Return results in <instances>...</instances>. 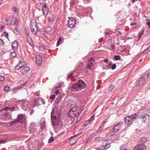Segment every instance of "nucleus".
<instances>
[{
	"mask_svg": "<svg viewBox=\"0 0 150 150\" xmlns=\"http://www.w3.org/2000/svg\"><path fill=\"white\" fill-rule=\"evenodd\" d=\"M86 86L85 82L83 80H79L77 82L72 85L71 88V91L75 92L84 89Z\"/></svg>",
	"mask_w": 150,
	"mask_h": 150,
	"instance_id": "f257e3e1",
	"label": "nucleus"
},
{
	"mask_svg": "<svg viewBox=\"0 0 150 150\" xmlns=\"http://www.w3.org/2000/svg\"><path fill=\"white\" fill-rule=\"evenodd\" d=\"M81 111V110L80 108L74 107L68 112V115L69 117H71V118L74 117H78L80 116Z\"/></svg>",
	"mask_w": 150,
	"mask_h": 150,
	"instance_id": "f03ea898",
	"label": "nucleus"
},
{
	"mask_svg": "<svg viewBox=\"0 0 150 150\" xmlns=\"http://www.w3.org/2000/svg\"><path fill=\"white\" fill-rule=\"evenodd\" d=\"M51 120L52 123L53 125L55 128L59 129L61 128V124L60 121L57 118L56 116H53L52 112L51 113Z\"/></svg>",
	"mask_w": 150,
	"mask_h": 150,
	"instance_id": "7ed1b4c3",
	"label": "nucleus"
},
{
	"mask_svg": "<svg viewBox=\"0 0 150 150\" xmlns=\"http://www.w3.org/2000/svg\"><path fill=\"white\" fill-rule=\"evenodd\" d=\"M149 74L148 73L144 75L143 76L141 77L138 80V82H137V84L136 86L138 87L139 86H142L145 81L149 77Z\"/></svg>",
	"mask_w": 150,
	"mask_h": 150,
	"instance_id": "20e7f679",
	"label": "nucleus"
},
{
	"mask_svg": "<svg viewBox=\"0 0 150 150\" xmlns=\"http://www.w3.org/2000/svg\"><path fill=\"white\" fill-rule=\"evenodd\" d=\"M30 29L31 32L34 35H36L37 32L38 28L36 26V23L34 21L30 22Z\"/></svg>",
	"mask_w": 150,
	"mask_h": 150,
	"instance_id": "39448f33",
	"label": "nucleus"
},
{
	"mask_svg": "<svg viewBox=\"0 0 150 150\" xmlns=\"http://www.w3.org/2000/svg\"><path fill=\"white\" fill-rule=\"evenodd\" d=\"M2 109L0 110V118L1 119L7 120V115L8 112L6 111H3Z\"/></svg>",
	"mask_w": 150,
	"mask_h": 150,
	"instance_id": "423d86ee",
	"label": "nucleus"
},
{
	"mask_svg": "<svg viewBox=\"0 0 150 150\" xmlns=\"http://www.w3.org/2000/svg\"><path fill=\"white\" fill-rule=\"evenodd\" d=\"M76 24V20L75 19L73 18H71L68 21V25H66L67 28V27L69 28H72L74 27Z\"/></svg>",
	"mask_w": 150,
	"mask_h": 150,
	"instance_id": "0eeeda50",
	"label": "nucleus"
},
{
	"mask_svg": "<svg viewBox=\"0 0 150 150\" xmlns=\"http://www.w3.org/2000/svg\"><path fill=\"white\" fill-rule=\"evenodd\" d=\"M21 107L23 110H26L28 108L29 102L24 100H22L21 101Z\"/></svg>",
	"mask_w": 150,
	"mask_h": 150,
	"instance_id": "6e6552de",
	"label": "nucleus"
},
{
	"mask_svg": "<svg viewBox=\"0 0 150 150\" xmlns=\"http://www.w3.org/2000/svg\"><path fill=\"white\" fill-rule=\"evenodd\" d=\"M25 66V62L22 60L18 62V64L15 67V70H18L21 68H23Z\"/></svg>",
	"mask_w": 150,
	"mask_h": 150,
	"instance_id": "1a4fd4ad",
	"label": "nucleus"
},
{
	"mask_svg": "<svg viewBox=\"0 0 150 150\" xmlns=\"http://www.w3.org/2000/svg\"><path fill=\"white\" fill-rule=\"evenodd\" d=\"M140 115V117L143 120L144 122H146L148 121L149 119V116L144 113H142Z\"/></svg>",
	"mask_w": 150,
	"mask_h": 150,
	"instance_id": "9d476101",
	"label": "nucleus"
},
{
	"mask_svg": "<svg viewBox=\"0 0 150 150\" xmlns=\"http://www.w3.org/2000/svg\"><path fill=\"white\" fill-rule=\"evenodd\" d=\"M107 143L108 142L106 141H104L103 142L102 144L101 145V146L103 148L102 149H97L99 150H103L105 149H108V148L110 147V145L109 144H108Z\"/></svg>",
	"mask_w": 150,
	"mask_h": 150,
	"instance_id": "9b49d317",
	"label": "nucleus"
},
{
	"mask_svg": "<svg viewBox=\"0 0 150 150\" xmlns=\"http://www.w3.org/2000/svg\"><path fill=\"white\" fill-rule=\"evenodd\" d=\"M146 148L142 144L136 145L134 148V150H146Z\"/></svg>",
	"mask_w": 150,
	"mask_h": 150,
	"instance_id": "f8f14e48",
	"label": "nucleus"
},
{
	"mask_svg": "<svg viewBox=\"0 0 150 150\" xmlns=\"http://www.w3.org/2000/svg\"><path fill=\"white\" fill-rule=\"evenodd\" d=\"M25 119V116L23 114H19L18 115L17 120L18 123H21L23 122Z\"/></svg>",
	"mask_w": 150,
	"mask_h": 150,
	"instance_id": "ddd939ff",
	"label": "nucleus"
},
{
	"mask_svg": "<svg viewBox=\"0 0 150 150\" xmlns=\"http://www.w3.org/2000/svg\"><path fill=\"white\" fill-rule=\"evenodd\" d=\"M18 19L13 18L11 21L10 24L11 25H15L14 26H16V28H17L18 27Z\"/></svg>",
	"mask_w": 150,
	"mask_h": 150,
	"instance_id": "4468645a",
	"label": "nucleus"
},
{
	"mask_svg": "<svg viewBox=\"0 0 150 150\" xmlns=\"http://www.w3.org/2000/svg\"><path fill=\"white\" fill-rule=\"evenodd\" d=\"M36 62L38 66L41 65L42 62V58L40 55H37L36 57Z\"/></svg>",
	"mask_w": 150,
	"mask_h": 150,
	"instance_id": "2eb2a0df",
	"label": "nucleus"
},
{
	"mask_svg": "<svg viewBox=\"0 0 150 150\" xmlns=\"http://www.w3.org/2000/svg\"><path fill=\"white\" fill-rule=\"evenodd\" d=\"M18 46V42L16 41L13 42L12 44V47L15 51H17Z\"/></svg>",
	"mask_w": 150,
	"mask_h": 150,
	"instance_id": "dca6fc26",
	"label": "nucleus"
},
{
	"mask_svg": "<svg viewBox=\"0 0 150 150\" xmlns=\"http://www.w3.org/2000/svg\"><path fill=\"white\" fill-rule=\"evenodd\" d=\"M23 68L22 73L23 75L25 76L27 72L30 70V68L29 67L25 66L23 67Z\"/></svg>",
	"mask_w": 150,
	"mask_h": 150,
	"instance_id": "f3484780",
	"label": "nucleus"
},
{
	"mask_svg": "<svg viewBox=\"0 0 150 150\" xmlns=\"http://www.w3.org/2000/svg\"><path fill=\"white\" fill-rule=\"evenodd\" d=\"M132 119L129 116H127L125 118V123L130 125L132 122Z\"/></svg>",
	"mask_w": 150,
	"mask_h": 150,
	"instance_id": "a211bd4d",
	"label": "nucleus"
},
{
	"mask_svg": "<svg viewBox=\"0 0 150 150\" xmlns=\"http://www.w3.org/2000/svg\"><path fill=\"white\" fill-rule=\"evenodd\" d=\"M121 127V124H117L113 129V130L115 132H117L120 129Z\"/></svg>",
	"mask_w": 150,
	"mask_h": 150,
	"instance_id": "6ab92c4d",
	"label": "nucleus"
},
{
	"mask_svg": "<svg viewBox=\"0 0 150 150\" xmlns=\"http://www.w3.org/2000/svg\"><path fill=\"white\" fill-rule=\"evenodd\" d=\"M92 60V59H91L88 62V64L87 66V68L88 69H91L94 65V62Z\"/></svg>",
	"mask_w": 150,
	"mask_h": 150,
	"instance_id": "aec40b11",
	"label": "nucleus"
},
{
	"mask_svg": "<svg viewBox=\"0 0 150 150\" xmlns=\"http://www.w3.org/2000/svg\"><path fill=\"white\" fill-rule=\"evenodd\" d=\"M27 41L29 45L31 46H33L34 45L33 42L30 36H27Z\"/></svg>",
	"mask_w": 150,
	"mask_h": 150,
	"instance_id": "412c9836",
	"label": "nucleus"
},
{
	"mask_svg": "<svg viewBox=\"0 0 150 150\" xmlns=\"http://www.w3.org/2000/svg\"><path fill=\"white\" fill-rule=\"evenodd\" d=\"M48 8L47 7L46 5L44 4L43 5V12L45 15H46L48 13Z\"/></svg>",
	"mask_w": 150,
	"mask_h": 150,
	"instance_id": "4be33fe9",
	"label": "nucleus"
},
{
	"mask_svg": "<svg viewBox=\"0 0 150 150\" xmlns=\"http://www.w3.org/2000/svg\"><path fill=\"white\" fill-rule=\"evenodd\" d=\"M99 133V132L98 130H96L95 132L93 133L90 136L89 138L90 139H92L95 136H97Z\"/></svg>",
	"mask_w": 150,
	"mask_h": 150,
	"instance_id": "5701e85b",
	"label": "nucleus"
},
{
	"mask_svg": "<svg viewBox=\"0 0 150 150\" xmlns=\"http://www.w3.org/2000/svg\"><path fill=\"white\" fill-rule=\"evenodd\" d=\"M76 137V136L71 137L70 138H69V139H70L69 143H70V144H72L76 142V141L74 139V137Z\"/></svg>",
	"mask_w": 150,
	"mask_h": 150,
	"instance_id": "b1692460",
	"label": "nucleus"
},
{
	"mask_svg": "<svg viewBox=\"0 0 150 150\" xmlns=\"http://www.w3.org/2000/svg\"><path fill=\"white\" fill-rule=\"evenodd\" d=\"M144 30H142L139 33L138 35V39L139 40L142 37V35L144 34Z\"/></svg>",
	"mask_w": 150,
	"mask_h": 150,
	"instance_id": "393cba45",
	"label": "nucleus"
},
{
	"mask_svg": "<svg viewBox=\"0 0 150 150\" xmlns=\"http://www.w3.org/2000/svg\"><path fill=\"white\" fill-rule=\"evenodd\" d=\"M17 123H18L17 120H13L11 122H9V125H15Z\"/></svg>",
	"mask_w": 150,
	"mask_h": 150,
	"instance_id": "a878e982",
	"label": "nucleus"
},
{
	"mask_svg": "<svg viewBox=\"0 0 150 150\" xmlns=\"http://www.w3.org/2000/svg\"><path fill=\"white\" fill-rule=\"evenodd\" d=\"M7 142V139H0V144H4Z\"/></svg>",
	"mask_w": 150,
	"mask_h": 150,
	"instance_id": "bb28decb",
	"label": "nucleus"
},
{
	"mask_svg": "<svg viewBox=\"0 0 150 150\" xmlns=\"http://www.w3.org/2000/svg\"><path fill=\"white\" fill-rule=\"evenodd\" d=\"M14 28L15 29L14 30V32L16 35L19 34V32L18 29V27L17 28H16V26H15Z\"/></svg>",
	"mask_w": 150,
	"mask_h": 150,
	"instance_id": "cd10ccee",
	"label": "nucleus"
},
{
	"mask_svg": "<svg viewBox=\"0 0 150 150\" xmlns=\"http://www.w3.org/2000/svg\"><path fill=\"white\" fill-rule=\"evenodd\" d=\"M16 55V53L15 52H13L11 53L10 56L12 58H14Z\"/></svg>",
	"mask_w": 150,
	"mask_h": 150,
	"instance_id": "c85d7f7f",
	"label": "nucleus"
},
{
	"mask_svg": "<svg viewBox=\"0 0 150 150\" xmlns=\"http://www.w3.org/2000/svg\"><path fill=\"white\" fill-rule=\"evenodd\" d=\"M12 117L10 113L8 112L7 115V117L6 119H7L8 120H10L11 119H12Z\"/></svg>",
	"mask_w": 150,
	"mask_h": 150,
	"instance_id": "c756f323",
	"label": "nucleus"
},
{
	"mask_svg": "<svg viewBox=\"0 0 150 150\" xmlns=\"http://www.w3.org/2000/svg\"><path fill=\"white\" fill-rule=\"evenodd\" d=\"M12 10L16 13L18 12V8L16 7L15 6L13 8Z\"/></svg>",
	"mask_w": 150,
	"mask_h": 150,
	"instance_id": "7c9ffc66",
	"label": "nucleus"
},
{
	"mask_svg": "<svg viewBox=\"0 0 150 150\" xmlns=\"http://www.w3.org/2000/svg\"><path fill=\"white\" fill-rule=\"evenodd\" d=\"M72 73L71 72L69 73L67 76V79H71L72 77Z\"/></svg>",
	"mask_w": 150,
	"mask_h": 150,
	"instance_id": "2f4dec72",
	"label": "nucleus"
},
{
	"mask_svg": "<svg viewBox=\"0 0 150 150\" xmlns=\"http://www.w3.org/2000/svg\"><path fill=\"white\" fill-rule=\"evenodd\" d=\"M114 86L113 85H110L108 87L109 90L110 91L114 89Z\"/></svg>",
	"mask_w": 150,
	"mask_h": 150,
	"instance_id": "473e14b6",
	"label": "nucleus"
},
{
	"mask_svg": "<svg viewBox=\"0 0 150 150\" xmlns=\"http://www.w3.org/2000/svg\"><path fill=\"white\" fill-rule=\"evenodd\" d=\"M120 57L118 55H115L114 57V59L116 60H118L120 59Z\"/></svg>",
	"mask_w": 150,
	"mask_h": 150,
	"instance_id": "72a5a7b5",
	"label": "nucleus"
},
{
	"mask_svg": "<svg viewBox=\"0 0 150 150\" xmlns=\"http://www.w3.org/2000/svg\"><path fill=\"white\" fill-rule=\"evenodd\" d=\"M116 135L115 134L113 135H111L110 137V139H111V140H114V138L115 137H116Z\"/></svg>",
	"mask_w": 150,
	"mask_h": 150,
	"instance_id": "f704fd0d",
	"label": "nucleus"
},
{
	"mask_svg": "<svg viewBox=\"0 0 150 150\" xmlns=\"http://www.w3.org/2000/svg\"><path fill=\"white\" fill-rule=\"evenodd\" d=\"M55 95H52L50 97V98L52 100H54L55 98Z\"/></svg>",
	"mask_w": 150,
	"mask_h": 150,
	"instance_id": "c9c22d12",
	"label": "nucleus"
},
{
	"mask_svg": "<svg viewBox=\"0 0 150 150\" xmlns=\"http://www.w3.org/2000/svg\"><path fill=\"white\" fill-rule=\"evenodd\" d=\"M61 40V38L59 37L58 40L57 41V46H58L59 45L60 42V41Z\"/></svg>",
	"mask_w": 150,
	"mask_h": 150,
	"instance_id": "e433bc0d",
	"label": "nucleus"
},
{
	"mask_svg": "<svg viewBox=\"0 0 150 150\" xmlns=\"http://www.w3.org/2000/svg\"><path fill=\"white\" fill-rule=\"evenodd\" d=\"M132 118L134 119H136L137 117V115L136 114H133L131 115Z\"/></svg>",
	"mask_w": 150,
	"mask_h": 150,
	"instance_id": "4c0bfd02",
	"label": "nucleus"
},
{
	"mask_svg": "<svg viewBox=\"0 0 150 150\" xmlns=\"http://www.w3.org/2000/svg\"><path fill=\"white\" fill-rule=\"evenodd\" d=\"M54 140V138L53 137H51L48 140V143H50L52 142Z\"/></svg>",
	"mask_w": 150,
	"mask_h": 150,
	"instance_id": "58836bf2",
	"label": "nucleus"
},
{
	"mask_svg": "<svg viewBox=\"0 0 150 150\" xmlns=\"http://www.w3.org/2000/svg\"><path fill=\"white\" fill-rule=\"evenodd\" d=\"M94 115H93L92 117H91L90 119L88 120H89V122L90 121H93L94 120Z\"/></svg>",
	"mask_w": 150,
	"mask_h": 150,
	"instance_id": "ea45409f",
	"label": "nucleus"
},
{
	"mask_svg": "<svg viewBox=\"0 0 150 150\" xmlns=\"http://www.w3.org/2000/svg\"><path fill=\"white\" fill-rule=\"evenodd\" d=\"M116 66L115 64H113L111 68L112 69H114L116 68Z\"/></svg>",
	"mask_w": 150,
	"mask_h": 150,
	"instance_id": "a19ab883",
	"label": "nucleus"
},
{
	"mask_svg": "<svg viewBox=\"0 0 150 150\" xmlns=\"http://www.w3.org/2000/svg\"><path fill=\"white\" fill-rule=\"evenodd\" d=\"M10 87L8 86L5 87L4 88V90L5 91H7L9 90Z\"/></svg>",
	"mask_w": 150,
	"mask_h": 150,
	"instance_id": "79ce46f5",
	"label": "nucleus"
},
{
	"mask_svg": "<svg viewBox=\"0 0 150 150\" xmlns=\"http://www.w3.org/2000/svg\"><path fill=\"white\" fill-rule=\"evenodd\" d=\"M89 120H87L84 123V126H86L89 123Z\"/></svg>",
	"mask_w": 150,
	"mask_h": 150,
	"instance_id": "37998d69",
	"label": "nucleus"
},
{
	"mask_svg": "<svg viewBox=\"0 0 150 150\" xmlns=\"http://www.w3.org/2000/svg\"><path fill=\"white\" fill-rule=\"evenodd\" d=\"M5 79V78L4 77L2 76H0V80L1 81H3Z\"/></svg>",
	"mask_w": 150,
	"mask_h": 150,
	"instance_id": "c03bdc74",
	"label": "nucleus"
},
{
	"mask_svg": "<svg viewBox=\"0 0 150 150\" xmlns=\"http://www.w3.org/2000/svg\"><path fill=\"white\" fill-rule=\"evenodd\" d=\"M147 21H149L146 22V24L149 26V28H150V21L149 20H147Z\"/></svg>",
	"mask_w": 150,
	"mask_h": 150,
	"instance_id": "a18cd8bd",
	"label": "nucleus"
},
{
	"mask_svg": "<svg viewBox=\"0 0 150 150\" xmlns=\"http://www.w3.org/2000/svg\"><path fill=\"white\" fill-rule=\"evenodd\" d=\"M4 43V42L3 40L1 39H0V45H3Z\"/></svg>",
	"mask_w": 150,
	"mask_h": 150,
	"instance_id": "49530a36",
	"label": "nucleus"
},
{
	"mask_svg": "<svg viewBox=\"0 0 150 150\" xmlns=\"http://www.w3.org/2000/svg\"><path fill=\"white\" fill-rule=\"evenodd\" d=\"M4 34L5 35L6 37L8 38V33L6 32H4Z\"/></svg>",
	"mask_w": 150,
	"mask_h": 150,
	"instance_id": "de8ad7c7",
	"label": "nucleus"
},
{
	"mask_svg": "<svg viewBox=\"0 0 150 150\" xmlns=\"http://www.w3.org/2000/svg\"><path fill=\"white\" fill-rule=\"evenodd\" d=\"M25 83H21L19 85L22 88L25 85Z\"/></svg>",
	"mask_w": 150,
	"mask_h": 150,
	"instance_id": "09e8293b",
	"label": "nucleus"
},
{
	"mask_svg": "<svg viewBox=\"0 0 150 150\" xmlns=\"http://www.w3.org/2000/svg\"><path fill=\"white\" fill-rule=\"evenodd\" d=\"M103 127H102V126H100L98 129V130L99 131H101V129Z\"/></svg>",
	"mask_w": 150,
	"mask_h": 150,
	"instance_id": "8fccbe9b",
	"label": "nucleus"
},
{
	"mask_svg": "<svg viewBox=\"0 0 150 150\" xmlns=\"http://www.w3.org/2000/svg\"><path fill=\"white\" fill-rule=\"evenodd\" d=\"M22 88V87H21L20 85L17 86V87H16V89H20L21 88Z\"/></svg>",
	"mask_w": 150,
	"mask_h": 150,
	"instance_id": "3c124183",
	"label": "nucleus"
},
{
	"mask_svg": "<svg viewBox=\"0 0 150 150\" xmlns=\"http://www.w3.org/2000/svg\"><path fill=\"white\" fill-rule=\"evenodd\" d=\"M22 88V87H21L20 85L17 86V87H16V89H20L21 88Z\"/></svg>",
	"mask_w": 150,
	"mask_h": 150,
	"instance_id": "603ef678",
	"label": "nucleus"
},
{
	"mask_svg": "<svg viewBox=\"0 0 150 150\" xmlns=\"http://www.w3.org/2000/svg\"><path fill=\"white\" fill-rule=\"evenodd\" d=\"M62 86V84H59L58 85L57 87H55V88H60Z\"/></svg>",
	"mask_w": 150,
	"mask_h": 150,
	"instance_id": "864d4df0",
	"label": "nucleus"
},
{
	"mask_svg": "<svg viewBox=\"0 0 150 150\" xmlns=\"http://www.w3.org/2000/svg\"><path fill=\"white\" fill-rule=\"evenodd\" d=\"M41 105V103H38V104H36V103H35V106H40Z\"/></svg>",
	"mask_w": 150,
	"mask_h": 150,
	"instance_id": "5fc2aeb1",
	"label": "nucleus"
},
{
	"mask_svg": "<svg viewBox=\"0 0 150 150\" xmlns=\"http://www.w3.org/2000/svg\"><path fill=\"white\" fill-rule=\"evenodd\" d=\"M105 121H103L101 125V126H102V127H104V125L105 123Z\"/></svg>",
	"mask_w": 150,
	"mask_h": 150,
	"instance_id": "6e6d98bb",
	"label": "nucleus"
},
{
	"mask_svg": "<svg viewBox=\"0 0 150 150\" xmlns=\"http://www.w3.org/2000/svg\"><path fill=\"white\" fill-rule=\"evenodd\" d=\"M105 33L106 35H110V34L108 32H105Z\"/></svg>",
	"mask_w": 150,
	"mask_h": 150,
	"instance_id": "4d7b16f0",
	"label": "nucleus"
},
{
	"mask_svg": "<svg viewBox=\"0 0 150 150\" xmlns=\"http://www.w3.org/2000/svg\"><path fill=\"white\" fill-rule=\"evenodd\" d=\"M34 112V110H31L30 112V115H32V113H33Z\"/></svg>",
	"mask_w": 150,
	"mask_h": 150,
	"instance_id": "13d9d810",
	"label": "nucleus"
},
{
	"mask_svg": "<svg viewBox=\"0 0 150 150\" xmlns=\"http://www.w3.org/2000/svg\"><path fill=\"white\" fill-rule=\"evenodd\" d=\"M59 92V91L58 90H57L55 92V93L57 95V94Z\"/></svg>",
	"mask_w": 150,
	"mask_h": 150,
	"instance_id": "bf43d9fd",
	"label": "nucleus"
},
{
	"mask_svg": "<svg viewBox=\"0 0 150 150\" xmlns=\"http://www.w3.org/2000/svg\"><path fill=\"white\" fill-rule=\"evenodd\" d=\"M136 24V23H130V25L131 26H132L133 25H135Z\"/></svg>",
	"mask_w": 150,
	"mask_h": 150,
	"instance_id": "052dcab7",
	"label": "nucleus"
},
{
	"mask_svg": "<svg viewBox=\"0 0 150 150\" xmlns=\"http://www.w3.org/2000/svg\"><path fill=\"white\" fill-rule=\"evenodd\" d=\"M146 50L150 51V45L146 49Z\"/></svg>",
	"mask_w": 150,
	"mask_h": 150,
	"instance_id": "680f3d73",
	"label": "nucleus"
},
{
	"mask_svg": "<svg viewBox=\"0 0 150 150\" xmlns=\"http://www.w3.org/2000/svg\"><path fill=\"white\" fill-rule=\"evenodd\" d=\"M108 62V59H105L104 60V62L105 63H107V62Z\"/></svg>",
	"mask_w": 150,
	"mask_h": 150,
	"instance_id": "e2e57ef3",
	"label": "nucleus"
},
{
	"mask_svg": "<svg viewBox=\"0 0 150 150\" xmlns=\"http://www.w3.org/2000/svg\"><path fill=\"white\" fill-rule=\"evenodd\" d=\"M4 27L3 26H1V28L0 29L1 30H3L4 29Z\"/></svg>",
	"mask_w": 150,
	"mask_h": 150,
	"instance_id": "0e129e2a",
	"label": "nucleus"
},
{
	"mask_svg": "<svg viewBox=\"0 0 150 150\" xmlns=\"http://www.w3.org/2000/svg\"><path fill=\"white\" fill-rule=\"evenodd\" d=\"M25 34H26V35H27V36H30L28 34V33L27 32H26V33Z\"/></svg>",
	"mask_w": 150,
	"mask_h": 150,
	"instance_id": "69168bd1",
	"label": "nucleus"
},
{
	"mask_svg": "<svg viewBox=\"0 0 150 150\" xmlns=\"http://www.w3.org/2000/svg\"><path fill=\"white\" fill-rule=\"evenodd\" d=\"M35 103H36V104H38V102L36 100H35V102L34 103V104H35Z\"/></svg>",
	"mask_w": 150,
	"mask_h": 150,
	"instance_id": "338daca9",
	"label": "nucleus"
},
{
	"mask_svg": "<svg viewBox=\"0 0 150 150\" xmlns=\"http://www.w3.org/2000/svg\"><path fill=\"white\" fill-rule=\"evenodd\" d=\"M51 20H52L50 18H49V19H48V21L49 22H50V21H51Z\"/></svg>",
	"mask_w": 150,
	"mask_h": 150,
	"instance_id": "774afa93",
	"label": "nucleus"
}]
</instances>
